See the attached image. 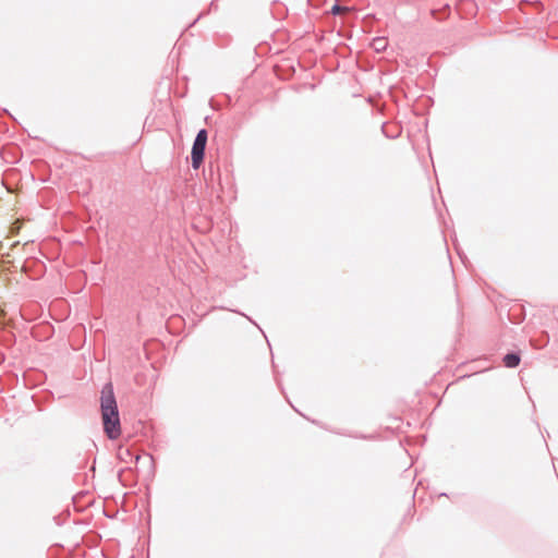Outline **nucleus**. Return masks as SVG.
Returning <instances> with one entry per match:
<instances>
[{"label":"nucleus","instance_id":"nucleus-1","mask_svg":"<svg viewBox=\"0 0 558 558\" xmlns=\"http://www.w3.org/2000/svg\"><path fill=\"white\" fill-rule=\"evenodd\" d=\"M100 411L104 433L110 440L118 439L121 435V421L111 383L105 384L101 389Z\"/></svg>","mask_w":558,"mask_h":558},{"label":"nucleus","instance_id":"nucleus-2","mask_svg":"<svg viewBox=\"0 0 558 558\" xmlns=\"http://www.w3.org/2000/svg\"><path fill=\"white\" fill-rule=\"evenodd\" d=\"M208 140V133L206 129H201L193 142L191 150V161L193 169H198L204 161L205 149Z\"/></svg>","mask_w":558,"mask_h":558},{"label":"nucleus","instance_id":"nucleus-3","mask_svg":"<svg viewBox=\"0 0 558 558\" xmlns=\"http://www.w3.org/2000/svg\"><path fill=\"white\" fill-rule=\"evenodd\" d=\"M504 365L508 368H514L519 366L521 356L519 352H509L502 357Z\"/></svg>","mask_w":558,"mask_h":558},{"label":"nucleus","instance_id":"nucleus-4","mask_svg":"<svg viewBox=\"0 0 558 558\" xmlns=\"http://www.w3.org/2000/svg\"><path fill=\"white\" fill-rule=\"evenodd\" d=\"M372 47L376 52H381L387 48V39L385 37H376L372 41Z\"/></svg>","mask_w":558,"mask_h":558},{"label":"nucleus","instance_id":"nucleus-5","mask_svg":"<svg viewBox=\"0 0 558 558\" xmlns=\"http://www.w3.org/2000/svg\"><path fill=\"white\" fill-rule=\"evenodd\" d=\"M118 457H119V459H121L123 461H126V458H131V459L134 458L135 462H138L140 458H141L138 454L133 456L131 450L128 448H125V449L120 448L119 452H118Z\"/></svg>","mask_w":558,"mask_h":558},{"label":"nucleus","instance_id":"nucleus-6","mask_svg":"<svg viewBox=\"0 0 558 558\" xmlns=\"http://www.w3.org/2000/svg\"><path fill=\"white\" fill-rule=\"evenodd\" d=\"M342 10H344V8L336 3V4H333V5H332V8H331V13H332L333 15H338V14H340V12H341Z\"/></svg>","mask_w":558,"mask_h":558},{"label":"nucleus","instance_id":"nucleus-7","mask_svg":"<svg viewBox=\"0 0 558 558\" xmlns=\"http://www.w3.org/2000/svg\"><path fill=\"white\" fill-rule=\"evenodd\" d=\"M386 128H387V125H386V123H384V124H383V126H381V131H383V133H384L387 137H396V135H390V134H388V133H387Z\"/></svg>","mask_w":558,"mask_h":558}]
</instances>
